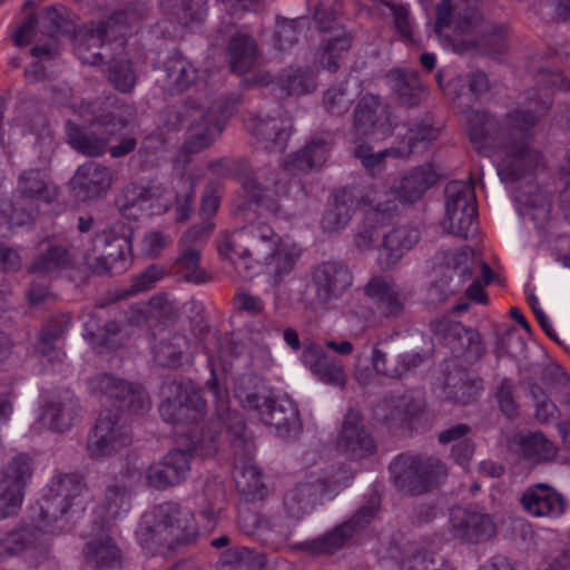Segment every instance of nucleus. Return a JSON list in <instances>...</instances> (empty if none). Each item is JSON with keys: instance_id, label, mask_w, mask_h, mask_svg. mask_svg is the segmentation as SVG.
Returning <instances> with one entry per match:
<instances>
[{"instance_id": "nucleus-1", "label": "nucleus", "mask_w": 570, "mask_h": 570, "mask_svg": "<svg viewBox=\"0 0 570 570\" xmlns=\"http://www.w3.org/2000/svg\"><path fill=\"white\" fill-rule=\"evenodd\" d=\"M550 107L549 97L540 99L534 106L530 98L527 110L517 109L508 114L502 125L485 111L472 108L464 111L468 134L474 148L485 156L494 151L502 153L498 164V175L502 181L513 183L534 166L537 155L528 147L530 131Z\"/></svg>"}, {"instance_id": "nucleus-2", "label": "nucleus", "mask_w": 570, "mask_h": 570, "mask_svg": "<svg viewBox=\"0 0 570 570\" xmlns=\"http://www.w3.org/2000/svg\"><path fill=\"white\" fill-rule=\"evenodd\" d=\"M217 250L222 258L233 262L242 276L252 274L257 265L266 266L275 285L294 269L301 256L296 244L283 242L269 225L261 222L224 234Z\"/></svg>"}, {"instance_id": "nucleus-3", "label": "nucleus", "mask_w": 570, "mask_h": 570, "mask_svg": "<svg viewBox=\"0 0 570 570\" xmlns=\"http://www.w3.org/2000/svg\"><path fill=\"white\" fill-rule=\"evenodd\" d=\"M206 389L217 403V417L230 436L234 453V480L237 490L252 499L262 498L265 484L258 466L253 462L255 446L252 435L246 431L243 416L227 406L224 401L225 393L222 391L214 371H212V377L206 382Z\"/></svg>"}, {"instance_id": "nucleus-4", "label": "nucleus", "mask_w": 570, "mask_h": 570, "mask_svg": "<svg viewBox=\"0 0 570 570\" xmlns=\"http://www.w3.org/2000/svg\"><path fill=\"white\" fill-rule=\"evenodd\" d=\"M136 534L144 549L166 556L193 542L198 534V527L191 511L165 502L142 515Z\"/></svg>"}, {"instance_id": "nucleus-5", "label": "nucleus", "mask_w": 570, "mask_h": 570, "mask_svg": "<svg viewBox=\"0 0 570 570\" xmlns=\"http://www.w3.org/2000/svg\"><path fill=\"white\" fill-rule=\"evenodd\" d=\"M389 471L395 489L411 497L439 489L449 475L448 465L439 456L412 452L397 455Z\"/></svg>"}, {"instance_id": "nucleus-6", "label": "nucleus", "mask_w": 570, "mask_h": 570, "mask_svg": "<svg viewBox=\"0 0 570 570\" xmlns=\"http://www.w3.org/2000/svg\"><path fill=\"white\" fill-rule=\"evenodd\" d=\"M256 381L252 375H244L236 383L234 393L240 405L255 411L266 425L274 426L281 435L297 434L302 424L295 405L278 403L264 387L259 389Z\"/></svg>"}, {"instance_id": "nucleus-7", "label": "nucleus", "mask_w": 570, "mask_h": 570, "mask_svg": "<svg viewBox=\"0 0 570 570\" xmlns=\"http://www.w3.org/2000/svg\"><path fill=\"white\" fill-rule=\"evenodd\" d=\"M57 196L56 188L40 169H27L18 176L14 200L1 208L2 214L12 223H29L40 203H51Z\"/></svg>"}, {"instance_id": "nucleus-8", "label": "nucleus", "mask_w": 570, "mask_h": 570, "mask_svg": "<svg viewBox=\"0 0 570 570\" xmlns=\"http://www.w3.org/2000/svg\"><path fill=\"white\" fill-rule=\"evenodd\" d=\"M164 397L159 413L170 424L188 423L198 420L206 407V401L190 381L173 379L161 386Z\"/></svg>"}, {"instance_id": "nucleus-9", "label": "nucleus", "mask_w": 570, "mask_h": 570, "mask_svg": "<svg viewBox=\"0 0 570 570\" xmlns=\"http://www.w3.org/2000/svg\"><path fill=\"white\" fill-rule=\"evenodd\" d=\"M380 498L372 495L347 521L313 540L296 544V548L312 554H333L361 530L366 528L379 511Z\"/></svg>"}, {"instance_id": "nucleus-10", "label": "nucleus", "mask_w": 570, "mask_h": 570, "mask_svg": "<svg viewBox=\"0 0 570 570\" xmlns=\"http://www.w3.org/2000/svg\"><path fill=\"white\" fill-rule=\"evenodd\" d=\"M190 124L188 137L181 150L195 155L208 148L222 134L227 119L223 100L214 101L207 108L188 107Z\"/></svg>"}, {"instance_id": "nucleus-11", "label": "nucleus", "mask_w": 570, "mask_h": 570, "mask_svg": "<svg viewBox=\"0 0 570 570\" xmlns=\"http://www.w3.org/2000/svg\"><path fill=\"white\" fill-rule=\"evenodd\" d=\"M88 488L78 473L60 474L53 481L40 503V518L47 524L62 518L73 505H81L80 498Z\"/></svg>"}, {"instance_id": "nucleus-12", "label": "nucleus", "mask_w": 570, "mask_h": 570, "mask_svg": "<svg viewBox=\"0 0 570 570\" xmlns=\"http://www.w3.org/2000/svg\"><path fill=\"white\" fill-rule=\"evenodd\" d=\"M130 442V431L121 421L120 414L111 410H104L88 438L87 453L90 459L100 460L115 454Z\"/></svg>"}, {"instance_id": "nucleus-13", "label": "nucleus", "mask_w": 570, "mask_h": 570, "mask_svg": "<svg viewBox=\"0 0 570 570\" xmlns=\"http://www.w3.org/2000/svg\"><path fill=\"white\" fill-rule=\"evenodd\" d=\"M217 40L226 42L225 55L230 70L237 75L249 72L257 63L259 48L253 36L242 31L232 20L222 21Z\"/></svg>"}, {"instance_id": "nucleus-14", "label": "nucleus", "mask_w": 570, "mask_h": 570, "mask_svg": "<svg viewBox=\"0 0 570 570\" xmlns=\"http://www.w3.org/2000/svg\"><path fill=\"white\" fill-rule=\"evenodd\" d=\"M336 449L351 460H362L375 453L374 438L356 411L350 410L345 415L336 440Z\"/></svg>"}, {"instance_id": "nucleus-15", "label": "nucleus", "mask_w": 570, "mask_h": 570, "mask_svg": "<svg viewBox=\"0 0 570 570\" xmlns=\"http://www.w3.org/2000/svg\"><path fill=\"white\" fill-rule=\"evenodd\" d=\"M243 190L250 204H255L266 210L279 214L286 205L279 203V198L288 191V180L284 170H274L265 179L264 186L257 177L245 176L242 180Z\"/></svg>"}, {"instance_id": "nucleus-16", "label": "nucleus", "mask_w": 570, "mask_h": 570, "mask_svg": "<svg viewBox=\"0 0 570 570\" xmlns=\"http://www.w3.org/2000/svg\"><path fill=\"white\" fill-rule=\"evenodd\" d=\"M315 296L320 303H328L340 298L353 283L348 266L338 261L324 262L312 272Z\"/></svg>"}, {"instance_id": "nucleus-17", "label": "nucleus", "mask_w": 570, "mask_h": 570, "mask_svg": "<svg viewBox=\"0 0 570 570\" xmlns=\"http://www.w3.org/2000/svg\"><path fill=\"white\" fill-rule=\"evenodd\" d=\"M478 21L479 14L470 6V0H442L436 7L434 32L439 37H450L445 29L453 24L458 35L469 33L476 27Z\"/></svg>"}, {"instance_id": "nucleus-18", "label": "nucleus", "mask_w": 570, "mask_h": 570, "mask_svg": "<svg viewBox=\"0 0 570 570\" xmlns=\"http://www.w3.org/2000/svg\"><path fill=\"white\" fill-rule=\"evenodd\" d=\"M331 484L332 482L321 476L307 475L286 492L283 500L286 514L295 520L302 519L313 509L317 498L331 489Z\"/></svg>"}, {"instance_id": "nucleus-19", "label": "nucleus", "mask_w": 570, "mask_h": 570, "mask_svg": "<svg viewBox=\"0 0 570 570\" xmlns=\"http://www.w3.org/2000/svg\"><path fill=\"white\" fill-rule=\"evenodd\" d=\"M81 406L76 395L66 390L52 396L43 406L41 421L53 432L63 433L80 421Z\"/></svg>"}, {"instance_id": "nucleus-20", "label": "nucleus", "mask_w": 570, "mask_h": 570, "mask_svg": "<svg viewBox=\"0 0 570 570\" xmlns=\"http://www.w3.org/2000/svg\"><path fill=\"white\" fill-rule=\"evenodd\" d=\"M292 121L282 108L275 110L274 116L257 117L254 119L250 131L257 144L268 151H283L291 135Z\"/></svg>"}, {"instance_id": "nucleus-21", "label": "nucleus", "mask_w": 570, "mask_h": 570, "mask_svg": "<svg viewBox=\"0 0 570 570\" xmlns=\"http://www.w3.org/2000/svg\"><path fill=\"white\" fill-rule=\"evenodd\" d=\"M82 117L90 124L105 127L114 134L128 126L135 117V108L118 99L107 98L86 105Z\"/></svg>"}, {"instance_id": "nucleus-22", "label": "nucleus", "mask_w": 570, "mask_h": 570, "mask_svg": "<svg viewBox=\"0 0 570 570\" xmlns=\"http://www.w3.org/2000/svg\"><path fill=\"white\" fill-rule=\"evenodd\" d=\"M475 264L470 247H462L455 252H439L432 258L434 276L445 278L452 284L459 282V287L472 277Z\"/></svg>"}, {"instance_id": "nucleus-23", "label": "nucleus", "mask_w": 570, "mask_h": 570, "mask_svg": "<svg viewBox=\"0 0 570 570\" xmlns=\"http://www.w3.org/2000/svg\"><path fill=\"white\" fill-rule=\"evenodd\" d=\"M520 503L529 514L537 518H558L566 510L563 495L546 483L525 489Z\"/></svg>"}, {"instance_id": "nucleus-24", "label": "nucleus", "mask_w": 570, "mask_h": 570, "mask_svg": "<svg viewBox=\"0 0 570 570\" xmlns=\"http://www.w3.org/2000/svg\"><path fill=\"white\" fill-rule=\"evenodd\" d=\"M302 362L323 383L344 386L346 373L336 357L328 355L317 343L304 345Z\"/></svg>"}, {"instance_id": "nucleus-25", "label": "nucleus", "mask_w": 570, "mask_h": 570, "mask_svg": "<svg viewBox=\"0 0 570 570\" xmlns=\"http://www.w3.org/2000/svg\"><path fill=\"white\" fill-rule=\"evenodd\" d=\"M419 239V229L411 226H399L384 234L377 255V263L381 269H392Z\"/></svg>"}, {"instance_id": "nucleus-26", "label": "nucleus", "mask_w": 570, "mask_h": 570, "mask_svg": "<svg viewBox=\"0 0 570 570\" xmlns=\"http://www.w3.org/2000/svg\"><path fill=\"white\" fill-rule=\"evenodd\" d=\"M454 537L468 541L480 542L490 539L495 533V527L488 514L454 509L451 513Z\"/></svg>"}, {"instance_id": "nucleus-27", "label": "nucleus", "mask_w": 570, "mask_h": 570, "mask_svg": "<svg viewBox=\"0 0 570 570\" xmlns=\"http://www.w3.org/2000/svg\"><path fill=\"white\" fill-rule=\"evenodd\" d=\"M438 175L430 164L415 167L406 173L390 189L400 203L412 205L423 197L426 190L436 183Z\"/></svg>"}, {"instance_id": "nucleus-28", "label": "nucleus", "mask_w": 570, "mask_h": 570, "mask_svg": "<svg viewBox=\"0 0 570 570\" xmlns=\"http://www.w3.org/2000/svg\"><path fill=\"white\" fill-rule=\"evenodd\" d=\"M365 294L384 318H399L404 313V297L397 286L382 276L372 277Z\"/></svg>"}, {"instance_id": "nucleus-29", "label": "nucleus", "mask_w": 570, "mask_h": 570, "mask_svg": "<svg viewBox=\"0 0 570 570\" xmlns=\"http://www.w3.org/2000/svg\"><path fill=\"white\" fill-rule=\"evenodd\" d=\"M424 405L422 392L407 391L386 397L376 406V415L391 425L401 424L419 413Z\"/></svg>"}, {"instance_id": "nucleus-30", "label": "nucleus", "mask_w": 570, "mask_h": 570, "mask_svg": "<svg viewBox=\"0 0 570 570\" xmlns=\"http://www.w3.org/2000/svg\"><path fill=\"white\" fill-rule=\"evenodd\" d=\"M114 175L109 167L95 161L79 166L72 183L82 199H90L106 193L112 185Z\"/></svg>"}, {"instance_id": "nucleus-31", "label": "nucleus", "mask_w": 570, "mask_h": 570, "mask_svg": "<svg viewBox=\"0 0 570 570\" xmlns=\"http://www.w3.org/2000/svg\"><path fill=\"white\" fill-rule=\"evenodd\" d=\"M333 142V135L328 131L313 135L304 148L292 156L288 166L303 173L321 168L327 160Z\"/></svg>"}, {"instance_id": "nucleus-32", "label": "nucleus", "mask_w": 570, "mask_h": 570, "mask_svg": "<svg viewBox=\"0 0 570 570\" xmlns=\"http://www.w3.org/2000/svg\"><path fill=\"white\" fill-rule=\"evenodd\" d=\"M356 208V197L352 189L335 190L328 199L321 226L326 233H337L345 228Z\"/></svg>"}, {"instance_id": "nucleus-33", "label": "nucleus", "mask_w": 570, "mask_h": 570, "mask_svg": "<svg viewBox=\"0 0 570 570\" xmlns=\"http://www.w3.org/2000/svg\"><path fill=\"white\" fill-rule=\"evenodd\" d=\"M482 390V379L472 376L462 367H455L445 375L443 395L446 401L466 405L474 402Z\"/></svg>"}, {"instance_id": "nucleus-34", "label": "nucleus", "mask_w": 570, "mask_h": 570, "mask_svg": "<svg viewBox=\"0 0 570 570\" xmlns=\"http://www.w3.org/2000/svg\"><path fill=\"white\" fill-rule=\"evenodd\" d=\"M395 202L387 199L386 204L379 203L365 215L363 224L354 236V244L360 250H368L376 240L381 230L391 222L392 212L396 210Z\"/></svg>"}, {"instance_id": "nucleus-35", "label": "nucleus", "mask_w": 570, "mask_h": 570, "mask_svg": "<svg viewBox=\"0 0 570 570\" xmlns=\"http://www.w3.org/2000/svg\"><path fill=\"white\" fill-rule=\"evenodd\" d=\"M352 47V36L345 30H337L320 42L314 53L313 65L331 73L337 72L341 67L342 55Z\"/></svg>"}, {"instance_id": "nucleus-36", "label": "nucleus", "mask_w": 570, "mask_h": 570, "mask_svg": "<svg viewBox=\"0 0 570 570\" xmlns=\"http://www.w3.org/2000/svg\"><path fill=\"white\" fill-rule=\"evenodd\" d=\"M131 508V493L125 482L115 479L105 489L104 498L98 507L106 524L122 518Z\"/></svg>"}, {"instance_id": "nucleus-37", "label": "nucleus", "mask_w": 570, "mask_h": 570, "mask_svg": "<svg viewBox=\"0 0 570 570\" xmlns=\"http://www.w3.org/2000/svg\"><path fill=\"white\" fill-rule=\"evenodd\" d=\"M83 554L86 562L98 570L117 569L121 566V552L108 535L88 541Z\"/></svg>"}, {"instance_id": "nucleus-38", "label": "nucleus", "mask_w": 570, "mask_h": 570, "mask_svg": "<svg viewBox=\"0 0 570 570\" xmlns=\"http://www.w3.org/2000/svg\"><path fill=\"white\" fill-rule=\"evenodd\" d=\"M39 256L28 267V273L38 275H52L71 265V255L68 248L55 242H46Z\"/></svg>"}, {"instance_id": "nucleus-39", "label": "nucleus", "mask_w": 570, "mask_h": 570, "mask_svg": "<svg viewBox=\"0 0 570 570\" xmlns=\"http://www.w3.org/2000/svg\"><path fill=\"white\" fill-rule=\"evenodd\" d=\"M178 247L179 252L173 264V273L180 279L193 284L209 282L210 275L200 267V248L179 244Z\"/></svg>"}, {"instance_id": "nucleus-40", "label": "nucleus", "mask_w": 570, "mask_h": 570, "mask_svg": "<svg viewBox=\"0 0 570 570\" xmlns=\"http://www.w3.org/2000/svg\"><path fill=\"white\" fill-rule=\"evenodd\" d=\"M515 442L518 452L531 463L552 461L558 453V448L541 432L518 435Z\"/></svg>"}, {"instance_id": "nucleus-41", "label": "nucleus", "mask_w": 570, "mask_h": 570, "mask_svg": "<svg viewBox=\"0 0 570 570\" xmlns=\"http://www.w3.org/2000/svg\"><path fill=\"white\" fill-rule=\"evenodd\" d=\"M188 338L178 333L164 334L153 346L154 360L164 367L176 368L181 365Z\"/></svg>"}, {"instance_id": "nucleus-42", "label": "nucleus", "mask_w": 570, "mask_h": 570, "mask_svg": "<svg viewBox=\"0 0 570 570\" xmlns=\"http://www.w3.org/2000/svg\"><path fill=\"white\" fill-rule=\"evenodd\" d=\"M278 86L285 96H302L316 89L313 70L308 67L291 66L278 76Z\"/></svg>"}, {"instance_id": "nucleus-43", "label": "nucleus", "mask_w": 570, "mask_h": 570, "mask_svg": "<svg viewBox=\"0 0 570 570\" xmlns=\"http://www.w3.org/2000/svg\"><path fill=\"white\" fill-rule=\"evenodd\" d=\"M382 111L383 106L379 96L372 94L363 96L354 110V131L360 136L374 134Z\"/></svg>"}, {"instance_id": "nucleus-44", "label": "nucleus", "mask_w": 570, "mask_h": 570, "mask_svg": "<svg viewBox=\"0 0 570 570\" xmlns=\"http://www.w3.org/2000/svg\"><path fill=\"white\" fill-rule=\"evenodd\" d=\"M67 137L69 145L87 157H99L105 154L108 138L98 136L94 131L81 129L75 122L67 121Z\"/></svg>"}, {"instance_id": "nucleus-45", "label": "nucleus", "mask_w": 570, "mask_h": 570, "mask_svg": "<svg viewBox=\"0 0 570 570\" xmlns=\"http://www.w3.org/2000/svg\"><path fill=\"white\" fill-rule=\"evenodd\" d=\"M448 332L446 338H456L461 346V354L470 364L479 362L485 353L481 335L473 328L465 327L461 323H448L445 325Z\"/></svg>"}, {"instance_id": "nucleus-46", "label": "nucleus", "mask_w": 570, "mask_h": 570, "mask_svg": "<svg viewBox=\"0 0 570 570\" xmlns=\"http://www.w3.org/2000/svg\"><path fill=\"white\" fill-rule=\"evenodd\" d=\"M107 30L104 23L86 32L77 42L76 53L78 58L87 65L98 66L104 62L105 42Z\"/></svg>"}, {"instance_id": "nucleus-47", "label": "nucleus", "mask_w": 570, "mask_h": 570, "mask_svg": "<svg viewBox=\"0 0 570 570\" xmlns=\"http://www.w3.org/2000/svg\"><path fill=\"white\" fill-rule=\"evenodd\" d=\"M358 95L356 83L346 79L331 86L323 95V106L326 111L334 116H341L348 111Z\"/></svg>"}, {"instance_id": "nucleus-48", "label": "nucleus", "mask_w": 570, "mask_h": 570, "mask_svg": "<svg viewBox=\"0 0 570 570\" xmlns=\"http://www.w3.org/2000/svg\"><path fill=\"white\" fill-rule=\"evenodd\" d=\"M393 89L399 101L406 107H416L428 97L417 72H397Z\"/></svg>"}, {"instance_id": "nucleus-49", "label": "nucleus", "mask_w": 570, "mask_h": 570, "mask_svg": "<svg viewBox=\"0 0 570 570\" xmlns=\"http://www.w3.org/2000/svg\"><path fill=\"white\" fill-rule=\"evenodd\" d=\"M166 194V185L158 179H151L146 186L135 190L131 205L155 209L156 213H166L171 206L170 200L165 198Z\"/></svg>"}, {"instance_id": "nucleus-50", "label": "nucleus", "mask_w": 570, "mask_h": 570, "mask_svg": "<svg viewBox=\"0 0 570 570\" xmlns=\"http://www.w3.org/2000/svg\"><path fill=\"white\" fill-rule=\"evenodd\" d=\"M445 213L468 212L476 209L474 187L471 183L462 180L450 181L444 188Z\"/></svg>"}, {"instance_id": "nucleus-51", "label": "nucleus", "mask_w": 570, "mask_h": 570, "mask_svg": "<svg viewBox=\"0 0 570 570\" xmlns=\"http://www.w3.org/2000/svg\"><path fill=\"white\" fill-rule=\"evenodd\" d=\"M520 203V213L529 217L535 226L542 227L550 218V202L541 190L537 189L529 194L518 196Z\"/></svg>"}, {"instance_id": "nucleus-52", "label": "nucleus", "mask_w": 570, "mask_h": 570, "mask_svg": "<svg viewBox=\"0 0 570 570\" xmlns=\"http://www.w3.org/2000/svg\"><path fill=\"white\" fill-rule=\"evenodd\" d=\"M77 19V16L66 7H51L46 10L42 23L47 33L55 38L75 32Z\"/></svg>"}, {"instance_id": "nucleus-53", "label": "nucleus", "mask_w": 570, "mask_h": 570, "mask_svg": "<svg viewBox=\"0 0 570 570\" xmlns=\"http://www.w3.org/2000/svg\"><path fill=\"white\" fill-rule=\"evenodd\" d=\"M240 521L243 529L247 533H254L255 531H269L276 533L279 538H285L288 533L287 525L284 524L283 520L278 515H265L255 511H244L240 514Z\"/></svg>"}, {"instance_id": "nucleus-54", "label": "nucleus", "mask_w": 570, "mask_h": 570, "mask_svg": "<svg viewBox=\"0 0 570 570\" xmlns=\"http://www.w3.org/2000/svg\"><path fill=\"white\" fill-rule=\"evenodd\" d=\"M165 73L167 86L179 92L188 89L197 79V69L181 58L169 60Z\"/></svg>"}, {"instance_id": "nucleus-55", "label": "nucleus", "mask_w": 570, "mask_h": 570, "mask_svg": "<svg viewBox=\"0 0 570 570\" xmlns=\"http://www.w3.org/2000/svg\"><path fill=\"white\" fill-rule=\"evenodd\" d=\"M149 9L145 2L135 0L127 3L121 10L116 11L106 22H102L106 30L119 27L121 29L135 28L148 16Z\"/></svg>"}, {"instance_id": "nucleus-56", "label": "nucleus", "mask_w": 570, "mask_h": 570, "mask_svg": "<svg viewBox=\"0 0 570 570\" xmlns=\"http://www.w3.org/2000/svg\"><path fill=\"white\" fill-rule=\"evenodd\" d=\"M173 189L176 194V220L185 222L193 212L195 180L189 175L180 174L173 179Z\"/></svg>"}, {"instance_id": "nucleus-57", "label": "nucleus", "mask_w": 570, "mask_h": 570, "mask_svg": "<svg viewBox=\"0 0 570 570\" xmlns=\"http://www.w3.org/2000/svg\"><path fill=\"white\" fill-rule=\"evenodd\" d=\"M32 478V462L27 454L13 456L7 464L1 484L18 488L24 491Z\"/></svg>"}, {"instance_id": "nucleus-58", "label": "nucleus", "mask_w": 570, "mask_h": 570, "mask_svg": "<svg viewBox=\"0 0 570 570\" xmlns=\"http://www.w3.org/2000/svg\"><path fill=\"white\" fill-rule=\"evenodd\" d=\"M163 4L183 26L200 21L206 12L205 0H163Z\"/></svg>"}, {"instance_id": "nucleus-59", "label": "nucleus", "mask_w": 570, "mask_h": 570, "mask_svg": "<svg viewBox=\"0 0 570 570\" xmlns=\"http://www.w3.org/2000/svg\"><path fill=\"white\" fill-rule=\"evenodd\" d=\"M129 382L109 374H97L89 379L88 387L91 394L107 396L119 403L126 391H128Z\"/></svg>"}, {"instance_id": "nucleus-60", "label": "nucleus", "mask_w": 570, "mask_h": 570, "mask_svg": "<svg viewBox=\"0 0 570 570\" xmlns=\"http://www.w3.org/2000/svg\"><path fill=\"white\" fill-rule=\"evenodd\" d=\"M442 228L451 235L468 238L476 232V209H468V212L452 209V213H445Z\"/></svg>"}, {"instance_id": "nucleus-61", "label": "nucleus", "mask_w": 570, "mask_h": 570, "mask_svg": "<svg viewBox=\"0 0 570 570\" xmlns=\"http://www.w3.org/2000/svg\"><path fill=\"white\" fill-rule=\"evenodd\" d=\"M137 72L130 60L119 59L110 62L108 80L116 90L122 94L131 92L137 83Z\"/></svg>"}, {"instance_id": "nucleus-62", "label": "nucleus", "mask_w": 570, "mask_h": 570, "mask_svg": "<svg viewBox=\"0 0 570 570\" xmlns=\"http://www.w3.org/2000/svg\"><path fill=\"white\" fill-rule=\"evenodd\" d=\"M94 252H101L116 266L125 258L128 242L122 236H117L110 230H104L97 234L92 240Z\"/></svg>"}, {"instance_id": "nucleus-63", "label": "nucleus", "mask_w": 570, "mask_h": 570, "mask_svg": "<svg viewBox=\"0 0 570 570\" xmlns=\"http://www.w3.org/2000/svg\"><path fill=\"white\" fill-rule=\"evenodd\" d=\"M303 29L304 20L302 18H277L273 36L275 47L281 51L293 48L297 43Z\"/></svg>"}, {"instance_id": "nucleus-64", "label": "nucleus", "mask_w": 570, "mask_h": 570, "mask_svg": "<svg viewBox=\"0 0 570 570\" xmlns=\"http://www.w3.org/2000/svg\"><path fill=\"white\" fill-rule=\"evenodd\" d=\"M178 304L174 299H170L168 294L165 293L156 294L150 297L144 309L148 323L153 321H173L178 316Z\"/></svg>"}]
</instances>
